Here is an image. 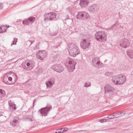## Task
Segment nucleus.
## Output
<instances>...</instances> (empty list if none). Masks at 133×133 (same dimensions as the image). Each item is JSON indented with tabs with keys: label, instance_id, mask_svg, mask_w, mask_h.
Wrapping results in <instances>:
<instances>
[{
	"label": "nucleus",
	"instance_id": "1",
	"mask_svg": "<svg viewBox=\"0 0 133 133\" xmlns=\"http://www.w3.org/2000/svg\"><path fill=\"white\" fill-rule=\"evenodd\" d=\"M68 46V52L71 56L75 57L80 53L79 48L74 44L70 43Z\"/></svg>",
	"mask_w": 133,
	"mask_h": 133
},
{
	"label": "nucleus",
	"instance_id": "2",
	"mask_svg": "<svg viewBox=\"0 0 133 133\" xmlns=\"http://www.w3.org/2000/svg\"><path fill=\"white\" fill-rule=\"evenodd\" d=\"M126 80L125 76L121 74L114 76L112 79L113 83L116 84H122L125 82Z\"/></svg>",
	"mask_w": 133,
	"mask_h": 133
},
{
	"label": "nucleus",
	"instance_id": "3",
	"mask_svg": "<svg viewBox=\"0 0 133 133\" xmlns=\"http://www.w3.org/2000/svg\"><path fill=\"white\" fill-rule=\"evenodd\" d=\"M106 34L104 31H100L96 32L95 35V39L99 42L104 41L106 40Z\"/></svg>",
	"mask_w": 133,
	"mask_h": 133
},
{
	"label": "nucleus",
	"instance_id": "4",
	"mask_svg": "<svg viewBox=\"0 0 133 133\" xmlns=\"http://www.w3.org/2000/svg\"><path fill=\"white\" fill-rule=\"evenodd\" d=\"M56 16V14L54 12L46 13L44 16V21L45 22H47L49 21L55 20Z\"/></svg>",
	"mask_w": 133,
	"mask_h": 133
},
{
	"label": "nucleus",
	"instance_id": "5",
	"mask_svg": "<svg viewBox=\"0 0 133 133\" xmlns=\"http://www.w3.org/2000/svg\"><path fill=\"white\" fill-rule=\"evenodd\" d=\"M51 108L52 107L50 104H48L46 107L42 108L38 111V112L40 113L41 115L42 116H45L47 115V113L50 111Z\"/></svg>",
	"mask_w": 133,
	"mask_h": 133
},
{
	"label": "nucleus",
	"instance_id": "6",
	"mask_svg": "<svg viewBox=\"0 0 133 133\" xmlns=\"http://www.w3.org/2000/svg\"><path fill=\"white\" fill-rule=\"evenodd\" d=\"M22 65L23 68L27 70H31L34 66V61H29L26 63L23 62L22 63Z\"/></svg>",
	"mask_w": 133,
	"mask_h": 133
},
{
	"label": "nucleus",
	"instance_id": "7",
	"mask_svg": "<svg viewBox=\"0 0 133 133\" xmlns=\"http://www.w3.org/2000/svg\"><path fill=\"white\" fill-rule=\"evenodd\" d=\"M76 64L75 61L71 59L68 61V65L67 68L69 72H72L75 69V66Z\"/></svg>",
	"mask_w": 133,
	"mask_h": 133
},
{
	"label": "nucleus",
	"instance_id": "8",
	"mask_svg": "<svg viewBox=\"0 0 133 133\" xmlns=\"http://www.w3.org/2000/svg\"><path fill=\"white\" fill-rule=\"evenodd\" d=\"M51 68L54 71L60 73L64 70L63 67L59 64H57L54 65L51 67Z\"/></svg>",
	"mask_w": 133,
	"mask_h": 133
},
{
	"label": "nucleus",
	"instance_id": "9",
	"mask_svg": "<svg viewBox=\"0 0 133 133\" xmlns=\"http://www.w3.org/2000/svg\"><path fill=\"white\" fill-rule=\"evenodd\" d=\"M35 18L34 17H31L27 19H25L22 21L23 24L26 25H31L34 22Z\"/></svg>",
	"mask_w": 133,
	"mask_h": 133
},
{
	"label": "nucleus",
	"instance_id": "10",
	"mask_svg": "<svg viewBox=\"0 0 133 133\" xmlns=\"http://www.w3.org/2000/svg\"><path fill=\"white\" fill-rule=\"evenodd\" d=\"M36 56L38 59L41 60H43L46 56V52L45 51H39L36 53Z\"/></svg>",
	"mask_w": 133,
	"mask_h": 133
},
{
	"label": "nucleus",
	"instance_id": "11",
	"mask_svg": "<svg viewBox=\"0 0 133 133\" xmlns=\"http://www.w3.org/2000/svg\"><path fill=\"white\" fill-rule=\"evenodd\" d=\"M92 63L94 66L98 68L101 66L102 64L98 57L94 58L92 60Z\"/></svg>",
	"mask_w": 133,
	"mask_h": 133
},
{
	"label": "nucleus",
	"instance_id": "12",
	"mask_svg": "<svg viewBox=\"0 0 133 133\" xmlns=\"http://www.w3.org/2000/svg\"><path fill=\"white\" fill-rule=\"evenodd\" d=\"M90 44L88 41L86 39H83L81 41L80 43L81 46L83 49H86L89 47Z\"/></svg>",
	"mask_w": 133,
	"mask_h": 133
},
{
	"label": "nucleus",
	"instance_id": "13",
	"mask_svg": "<svg viewBox=\"0 0 133 133\" xmlns=\"http://www.w3.org/2000/svg\"><path fill=\"white\" fill-rule=\"evenodd\" d=\"M99 9V7L96 4L90 5L88 8L89 11L91 12L97 11Z\"/></svg>",
	"mask_w": 133,
	"mask_h": 133
},
{
	"label": "nucleus",
	"instance_id": "14",
	"mask_svg": "<svg viewBox=\"0 0 133 133\" xmlns=\"http://www.w3.org/2000/svg\"><path fill=\"white\" fill-rule=\"evenodd\" d=\"M130 43L129 41L127 39H123L122 42L120 44V45L121 47L126 48L129 46Z\"/></svg>",
	"mask_w": 133,
	"mask_h": 133
},
{
	"label": "nucleus",
	"instance_id": "15",
	"mask_svg": "<svg viewBox=\"0 0 133 133\" xmlns=\"http://www.w3.org/2000/svg\"><path fill=\"white\" fill-rule=\"evenodd\" d=\"M14 103L12 102L11 100H9L8 101L9 108L11 111H14L16 108L15 104Z\"/></svg>",
	"mask_w": 133,
	"mask_h": 133
},
{
	"label": "nucleus",
	"instance_id": "16",
	"mask_svg": "<svg viewBox=\"0 0 133 133\" xmlns=\"http://www.w3.org/2000/svg\"><path fill=\"white\" fill-rule=\"evenodd\" d=\"M105 93L106 92H113L114 91V89L113 88L109 85H106L104 88Z\"/></svg>",
	"mask_w": 133,
	"mask_h": 133
},
{
	"label": "nucleus",
	"instance_id": "17",
	"mask_svg": "<svg viewBox=\"0 0 133 133\" xmlns=\"http://www.w3.org/2000/svg\"><path fill=\"white\" fill-rule=\"evenodd\" d=\"M89 3V1L88 0H81L80 4L82 8L85 7L87 6Z\"/></svg>",
	"mask_w": 133,
	"mask_h": 133
},
{
	"label": "nucleus",
	"instance_id": "18",
	"mask_svg": "<svg viewBox=\"0 0 133 133\" xmlns=\"http://www.w3.org/2000/svg\"><path fill=\"white\" fill-rule=\"evenodd\" d=\"M86 14L88 15L86 12H79L78 14L76 15V17L78 19H81Z\"/></svg>",
	"mask_w": 133,
	"mask_h": 133
},
{
	"label": "nucleus",
	"instance_id": "19",
	"mask_svg": "<svg viewBox=\"0 0 133 133\" xmlns=\"http://www.w3.org/2000/svg\"><path fill=\"white\" fill-rule=\"evenodd\" d=\"M125 115V113L124 112H121L119 113H117L116 112L114 113L113 116L115 117V118L120 117L124 116Z\"/></svg>",
	"mask_w": 133,
	"mask_h": 133
},
{
	"label": "nucleus",
	"instance_id": "20",
	"mask_svg": "<svg viewBox=\"0 0 133 133\" xmlns=\"http://www.w3.org/2000/svg\"><path fill=\"white\" fill-rule=\"evenodd\" d=\"M18 121V119H14L10 121V125L13 127H15L17 125Z\"/></svg>",
	"mask_w": 133,
	"mask_h": 133
},
{
	"label": "nucleus",
	"instance_id": "21",
	"mask_svg": "<svg viewBox=\"0 0 133 133\" xmlns=\"http://www.w3.org/2000/svg\"><path fill=\"white\" fill-rule=\"evenodd\" d=\"M34 38L32 37L26 43V45L28 46H30L31 44L34 41Z\"/></svg>",
	"mask_w": 133,
	"mask_h": 133
},
{
	"label": "nucleus",
	"instance_id": "22",
	"mask_svg": "<svg viewBox=\"0 0 133 133\" xmlns=\"http://www.w3.org/2000/svg\"><path fill=\"white\" fill-rule=\"evenodd\" d=\"M8 77V76L7 77H4V78L3 79L4 82L6 84L8 85H11L13 84L14 82L13 83L11 82H9L7 80Z\"/></svg>",
	"mask_w": 133,
	"mask_h": 133
},
{
	"label": "nucleus",
	"instance_id": "23",
	"mask_svg": "<svg viewBox=\"0 0 133 133\" xmlns=\"http://www.w3.org/2000/svg\"><path fill=\"white\" fill-rule=\"evenodd\" d=\"M7 28L8 27L5 26L1 25L0 26V33L4 32Z\"/></svg>",
	"mask_w": 133,
	"mask_h": 133
},
{
	"label": "nucleus",
	"instance_id": "24",
	"mask_svg": "<svg viewBox=\"0 0 133 133\" xmlns=\"http://www.w3.org/2000/svg\"><path fill=\"white\" fill-rule=\"evenodd\" d=\"M54 82L49 81L46 83V87L47 88L50 87L54 84Z\"/></svg>",
	"mask_w": 133,
	"mask_h": 133
},
{
	"label": "nucleus",
	"instance_id": "25",
	"mask_svg": "<svg viewBox=\"0 0 133 133\" xmlns=\"http://www.w3.org/2000/svg\"><path fill=\"white\" fill-rule=\"evenodd\" d=\"M5 95V91L3 90L0 89V98L4 97Z\"/></svg>",
	"mask_w": 133,
	"mask_h": 133
},
{
	"label": "nucleus",
	"instance_id": "26",
	"mask_svg": "<svg viewBox=\"0 0 133 133\" xmlns=\"http://www.w3.org/2000/svg\"><path fill=\"white\" fill-rule=\"evenodd\" d=\"M75 8L74 7L71 6L68 8L67 9V10L71 14L74 11Z\"/></svg>",
	"mask_w": 133,
	"mask_h": 133
},
{
	"label": "nucleus",
	"instance_id": "27",
	"mask_svg": "<svg viewBox=\"0 0 133 133\" xmlns=\"http://www.w3.org/2000/svg\"><path fill=\"white\" fill-rule=\"evenodd\" d=\"M59 57V55L58 54H57L55 55L53 57L52 61L53 62L56 61L57 60L58 58Z\"/></svg>",
	"mask_w": 133,
	"mask_h": 133
},
{
	"label": "nucleus",
	"instance_id": "28",
	"mask_svg": "<svg viewBox=\"0 0 133 133\" xmlns=\"http://www.w3.org/2000/svg\"><path fill=\"white\" fill-rule=\"evenodd\" d=\"M91 84V82H87L85 83L84 87H87L90 86Z\"/></svg>",
	"mask_w": 133,
	"mask_h": 133
},
{
	"label": "nucleus",
	"instance_id": "29",
	"mask_svg": "<svg viewBox=\"0 0 133 133\" xmlns=\"http://www.w3.org/2000/svg\"><path fill=\"white\" fill-rule=\"evenodd\" d=\"M127 54L128 56L131 58L133 59V55L130 52H127Z\"/></svg>",
	"mask_w": 133,
	"mask_h": 133
},
{
	"label": "nucleus",
	"instance_id": "30",
	"mask_svg": "<svg viewBox=\"0 0 133 133\" xmlns=\"http://www.w3.org/2000/svg\"><path fill=\"white\" fill-rule=\"evenodd\" d=\"M17 39L16 38H14V40L12 42L11 44V45H13L16 44V43L17 41Z\"/></svg>",
	"mask_w": 133,
	"mask_h": 133
},
{
	"label": "nucleus",
	"instance_id": "31",
	"mask_svg": "<svg viewBox=\"0 0 133 133\" xmlns=\"http://www.w3.org/2000/svg\"><path fill=\"white\" fill-rule=\"evenodd\" d=\"M68 19H69V20H70V21L71 23L72 22V19H71V18H69V16H67L66 18L65 19V20L66 21V20H68Z\"/></svg>",
	"mask_w": 133,
	"mask_h": 133
},
{
	"label": "nucleus",
	"instance_id": "32",
	"mask_svg": "<svg viewBox=\"0 0 133 133\" xmlns=\"http://www.w3.org/2000/svg\"><path fill=\"white\" fill-rule=\"evenodd\" d=\"M42 69L41 68H39L38 69L37 71V72L40 74L42 73Z\"/></svg>",
	"mask_w": 133,
	"mask_h": 133
},
{
	"label": "nucleus",
	"instance_id": "33",
	"mask_svg": "<svg viewBox=\"0 0 133 133\" xmlns=\"http://www.w3.org/2000/svg\"><path fill=\"white\" fill-rule=\"evenodd\" d=\"M112 116V115H110L108 117H107V118L109 119H113V118H115V117H114L113 116V115Z\"/></svg>",
	"mask_w": 133,
	"mask_h": 133
},
{
	"label": "nucleus",
	"instance_id": "34",
	"mask_svg": "<svg viewBox=\"0 0 133 133\" xmlns=\"http://www.w3.org/2000/svg\"><path fill=\"white\" fill-rule=\"evenodd\" d=\"M57 34V32H54L53 33H52L51 34V36H54L56 35Z\"/></svg>",
	"mask_w": 133,
	"mask_h": 133
},
{
	"label": "nucleus",
	"instance_id": "35",
	"mask_svg": "<svg viewBox=\"0 0 133 133\" xmlns=\"http://www.w3.org/2000/svg\"><path fill=\"white\" fill-rule=\"evenodd\" d=\"M7 79H8L9 81V82H12V78L11 77H9Z\"/></svg>",
	"mask_w": 133,
	"mask_h": 133
},
{
	"label": "nucleus",
	"instance_id": "36",
	"mask_svg": "<svg viewBox=\"0 0 133 133\" xmlns=\"http://www.w3.org/2000/svg\"><path fill=\"white\" fill-rule=\"evenodd\" d=\"M115 24H114L112 26H111V27H110V28H106V29L105 30H110L112 28H113L114 26H115Z\"/></svg>",
	"mask_w": 133,
	"mask_h": 133
},
{
	"label": "nucleus",
	"instance_id": "37",
	"mask_svg": "<svg viewBox=\"0 0 133 133\" xmlns=\"http://www.w3.org/2000/svg\"><path fill=\"white\" fill-rule=\"evenodd\" d=\"M63 130V131H66L68 130V128H64L61 129V130Z\"/></svg>",
	"mask_w": 133,
	"mask_h": 133
},
{
	"label": "nucleus",
	"instance_id": "38",
	"mask_svg": "<svg viewBox=\"0 0 133 133\" xmlns=\"http://www.w3.org/2000/svg\"><path fill=\"white\" fill-rule=\"evenodd\" d=\"M3 4L2 3H0V10L3 9Z\"/></svg>",
	"mask_w": 133,
	"mask_h": 133
},
{
	"label": "nucleus",
	"instance_id": "39",
	"mask_svg": "<svg viewBox=\"0 0 133 133\" xmlns=\"http://www.w3.org/2000/svg\"><path fill=\"white\" fill-rule=\"evenodd\" d=\"M56 133H61V131H60V130L58 129V130H57L55 132Z\"/></svg>",
	"mask_w": 133,
	"mask_h": 133
},
{
	"label": "nucleus",
	"instance_id": "40",
	"mask_svg": "<svg viewBox=\"0 0 133 133\" xmlns=\"http://www.w3.org/2000/svg\"><path fill=\"white\" fill-rule=\"evenodd\" d=\"M87 14L88 15H87V14H86L84 16L87 18H88V17H89V15L88 14V13H87Z\"/></svg>",
	"mask_w": 133,
	"mask_h": 133
},
{
	"label": "nucleus",
	"instance_id": "41",
	"mask_svg": "<svg viewBox=\"0 0 133 133\" xmlns=\"http://www.w3.org/2000/svg\"><path fill=\"white\" fill-rule=\"evenodd\" d=\"M33 117L32 116H31V117L30 118V120L31 121H32L33 120Z\"/></svg>",
	"mask_w": 133,
	"mask_h": 133
},
{
	"label": "nucleus",
	"instance_id": "42",
	"mask_svg": "<svg viewBox=\"0 0 133 133\" xmlns=\"http://www.w3.org/2000/svg\"><path fill=\"white\" fill-rule=\"evenodd\" d=\"M104 120V119L101 120L100 121L101 122H104L103 121Z\"/></svg>",
	"mask_w": 133,
	"mask_h": 133
},
{
	"label": "nucleus",
	"instance_id": "43",
	"mask_svg": "<svg viewBox=\"0 0 133 133\" xmlns=\"http://www.w3.org/2000/svg\"><path fill=\"white\" fill-rule=\"evenodd\" d=\"M35 103V102L34 101H34L33 102V107L34 106V104Z\"/></svg>",
	"mask_w": 133,
	"mask_h": 133
},
{
	"label": "nucleus",
	"instance_id": "44",
	"mask_svg": "<svg viewBox=\"0 0 133 133\" xmlns=\"http://www.w3.org/2000/svg\"><path fill=\"white\" fill-rule=\"evenodd\" d=\"M60 131H61V133L63 132H64L65 131H63V130H61V129H60Z\"/></svg>",
	"mask_w": 133,
	"mask_h": 133
},
{
	"label": "nucleus",
	"instance_id": "45",
	"mask_svg": "<svg viewBox=\"0 0 133 133\" xmlns=\"http://www.w3.org/2000/svg\"><path fill=\"white\" fill-rule=\"evenodd\" d=\"M118 14L119 15L120 14V12H119Z\"/></svg>",
	"mask_w": 133,
	"mask_h": 133
},
{
	"label": "nucleus",
	"instance_id": "46",
	"mask_svg": "<svg viewBox=\"0 0 133 133\" xmlns=\"http://www.w3.org/2000/svg\"><path fill=\"white\" fill-rule=\"evenodd\" d=\"M39 44V43H38L37 44V45Z\"/></svg>",
	"mask_w": 133,
	"mask_h": 133
}]
</instances>
